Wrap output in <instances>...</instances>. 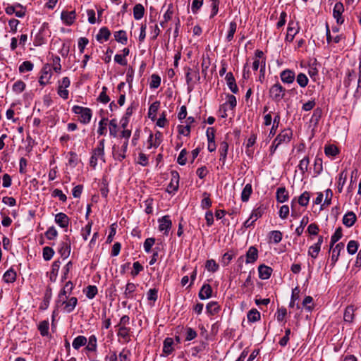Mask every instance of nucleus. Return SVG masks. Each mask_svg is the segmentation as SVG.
Masks as SVG:
<instances>
[{
  "instance_id": "nucleus-43",
  "label": "nucleus",
  "mask_w": 361,
  "mask_h": 361,
  "mask_svg": "<svg viewBox=\"0 0 361 361\" xmlns=\"http://www.w3.org/2000/svg\"><path fill=\"white\" fill-rule=\"evenodd\" d=\"M207 311L209 314L214 315L220 310V306L216 302H210L206 306Z\"/></svg>"
},
{
  "instance_id": "nucleus-34",
  "label": "nucleus",
  "mask_w": 361,
  "mask_h": 361,
  "mask_svg": "<svg viewBox=\"0 0 361 361\" xmlns=\"http://www.w3.org/2000/svg\"><path fill=\"white\" fill-rule=\"evenodd\" d=\"M87 343V339L84 336H78L75 337L72 343L74 349L78 350L82 346H85Z\"/></svg>"
},
{
  "instance_id": "nucleus-14",
  "label": "nucleus",
  "mask_w": 361,
  "mask_h": 361,
  "mask_svg": "<svg viewBox=\"0 0 361 361\" xmlns=\"http://www.w3.org/2000/svg\"><path fill=\"white\" fill-rule=\"evenodd\" d=\"M63 310L67 313L72 312L78 305V298L76 297L63 299Z\"/></svg>"
},
{
  "instance_id": "nucleus-51",
  "label": "nucleus",
  "mask_w": 361,
  "mask_h": 361,
  "mask_svg": "<svg viewBox=\"0 0 361 361\" xmlns=\"http://www.w3.org/2000/svg\"><path fill=\"white\" fill-rule=\"evenodd\" d=\"M33 63L30 61H23L19 66V72L24 73L32 71Z\"/></svg>"
},
{
  "instance_id": "nucleus-59",
  "label": "nucleus",
  "mask_w": 361,
  "mask_h": 361,
  "mask_svg": "<svg viewBox=\"0 0 361 361\" xmlns=\"http://www.w3.org/2000/svg\"><path fill=\"white\" fill-rule=\"evenodd\" d=\"M43 258L45 261L50 260L54 255V250L50 247H44L43 248Z\"/></svg>"
},
{
  "instance_id": "nucleus-38",
  "label": "nucleus",
  "mask_w": 361,
  "mask_h": 361,
  "mask_svg": "<svg viewBox=\"0 0 361 361\" xmlns=\"http://www.w3.org/2000/svg\"><path fill=\"white\" fill-rule=\"evenodd\" d=\"M252 193V185L250 183L246 184L241 192V200L244 202H247Z\"/></svg>"
},
{
  "instance_id": "nucleus-13",
  "label": "nucleus",
  "mask_w": 361,
  "mask_h": 361,
  "mask_svg": "<svg viewBox=\"0 0 361 361\" xmlns=\"http://www.w3.org/2000/svg\"><path fill=\"white\" fill-rule=\"evenodd\" d=\"M299 27L298 23H295L293 21H290L287 28V35L286 40L288 42H293L295 35L298 32Z\"/></svg>"
},
{
  "instance_id": "nucleus-27",
  "label": "nucleus",
  "mask_w": 361,
  "mask_h": 361,
  "mask_svg": "<svg viewBox=\"0 0 361 361\" xmlns=\"http://www.w3.org/2000/svg\"><path fill=\"white\" fill-rule=\"evenodd\" d=\"M228 150V144L226 141H223L220 143L219 147V154L220 158L219 161L222 162V164L224 165L226 162V159L227 157V153Z\"/></svg>"
},
{
  "instance_id": "nucleus-15",
  "label": "nucleus",
  "mask_w": 361,
  "mask_h": 361,
  "mask_svg": "<svg viewBox=\"0 0 361 361\" xmlns=\"http://www.w3.org/2000/svg\"><path fill=\"white\" fill-rule=\"evenodd\" d=\"M245 257L246 264L255 263L258 259V250L255 246L250 247L246 252Z\"/></svg>"
},
{
  "instance_id": "nucleus-64",
  "label": "nucleus",
  "mask_w": 361,
  "mask_h": 361,
  "mask_svg": "<svg viewBox=\"0 0 361 361\" xmlns=\"http://www.w3.org/2000/svg\"><path fill=\"white\" fill-rule=\"evenodd\" d=\"M44 235L47 239L53 240L58 235V231L54 226H51L47 229Z\"/></svg>"
},
{
  "instance_id": "nucleus-31",
  "label": "nucleus",
  "mask_w": 361,
  "mask_h": 361,
  "mask_svg": "<svg viewBox=\"0 0 361 361\" xmlns=\"http://www.w3.org/2000/svg\"><path fill=\"white\" fill-rule=\"evenodd\" d=\"M173 340L172 338L167 337L164 339L163 343V352L169 355L173 351Z\"/></svg>"
},
{
  "instance_id": "nucleus-24",
  "label": "nucleus",
  "mask_w": 361,
  "mask_h": 361,
  "mask_svg": "<svg viewBox=\"0 0 361 361\" xmlns=\"http://www.w3.org/2000/svg\"><path fill=\"white\" fill-rule=\"evenodd\" d=\"M276 200L279 202L283 203L288 200V192L285 187L278 188L276 192Z\"/></svg>"
},
{
  "instance_id": "nucleus-2",
  "label": "nucleus",
  "mask_w": 361,
  "mask_h": 361,
  "mask_svg": "<svg viewBox=\"0 0 361 361\" xmlns=\"http://www.w3.org/2000/svg\"><path fill=\"white\" fill-rule=\"evenodd\" d=\"M104 139L101 140L97 146L92 150V154L90 157V164L94 169L97 165L98 159H101L103 162H105L104 159Z\"/></svg>"
},
{
  "instance_id": "nucleus-19",
  "label": "nucleus",
  "mask_w": 361,
  "mask_h": 361,
  "mask_svg": "<svg viewBox=\"0 0 361 361\" xmlns=\"http://www.w3.org/2000/svg\"><path fill=\"white\" fill-rule=\"evenodd\" d=\"M154 139H153V134L151 133L149 136V139H148V143H149V147L148 148H151V147H158L159 146V145L161 144V138H162V133L159 131H157L156 132V133L154 134Z\"/></svg>"
},
{
  "instance_id": "nucleus-23",
  "label": "nucleus",
  "mask_w": 361,
  "mask_h": 361,
  "mask_svg": "<svg viewBox=\"0 0 361 361\" xmlns=\"http://www.w3.org/2000/svg\"><path fill=\"white\" fill-rule=\"evenodd\" d=\"M212 295V286L208 283H205L202 286V288L199 292L198 296L201 300H205V299L211 298Z\"/></svg>"
},
{
  "instance_id": "nucleus-50",
  "label": "nucleus",
  "mask_w": 361,
  "mask_h": 361,
  "mask_svg": "<svg viewBox=\"0 0 361 361\" xmlns=\"http://www.w3.org/2000/svg\"><path fill=\"white\" fill-rule=\"evenodd\" d=\"M310 198V192L307 191H305L298 197V204L302 207H305L308 204Z\"/></svg>"
},
{
  "instance_id": "nucleus-53",
  "label": "nucleus",
  "mask_w": 361,
  "mask_h": 361,
  "mask_svg": "<svg viewBox=\"0 0 361 361\" xmlns=\"http://www.w3.org/2000/svg\"><path fill=\"white\" fill-rule=\"evenodd\" d=\"M323 171L322 159L319 157H316L314 162V171L316 176L319 175Z\"/></svg>"
},
{
  "instance_id": "nucleus-8",
  "label": "nucleus",
  "mask_w": 361,
  "mask_h": 361,
  "mask_svg": "<svg viewBox=\"0 0 361 361\" xmlns=\"http://www.w3.org/2000/svg\"><path fill=\"white\" fill-rule=\"evenodd\" d=\"M293 137V131L290 128L283 129L276 137V142L277 141L280 145L283 143H288Z\"/></svg>"
},
{
  "instance_id": "nucleus-41",
  "label": "nucleus",
  "mask_w": 361,
  "mask_h": 361,
  "mask_svg": "<svg viewBox=\"0 0 361 361\" xmlns=\"http://www.w3.org/2000/svg\"><path fill=\"white\" fill-rule=\"evenodd\" d=\"M97 337L94 335H92L88 338V345L86 346V349L88 351L95 352L97 350Z\"/></svg>"
},
{
  "instance_id": "nucleus-29",
  "label": "nucleus",
  "mask_w": 361,
  "mask_h": 361,
  "mask_svg": "<svg viewBox=\"0 0 361 361\" xmlns=\"http://www.w3.org/2000/svg\"><path fill=\"white\" fill-rule=\"evenodd\" d=\"M136 288H137L136 284L131 283V282H128L126 286L125 291L123 293L124 298H126V299L133 298V293L136 290Z\"/></svg>"
},
{
  "instance_id": "nucleus-57",
  "label": "nucleus",
  "mask_w": 361,
  "mask_h": 361,
  "mask_svg": "<svg viewBox=\"0 0 361 361\" xmlns=\"http://www.w3.org/2000/svg\"><path fill=\"white\" fill-rule=\"evenodd\" d=\"M310 164V159L308 157H304L302 160H300L298 168L301 171L302 175L307 171L308 166Z\"/></svg>"
},
{
  "instance_id": "nucleus-49",
  "label": "nucleus",
  "mask_w": 361,
  "mask_h": 361,
  "mask_svg": "<svg viewBox=\"0 0 361 361\" xmlns=\"http://www.w3.org/2000/svg\"><path fill=\"white\" fill-rule=\"evenodd\" d=\"M219 267V264L216 262L215 260L212 259L207 260L205 268L207 269V271L214 273L218 270Z\"/></svg>"
},
{
  "instance_id": "nucleus-37",
  "label": "nucleus",
  "mask_w": 361,
  "mask_h": 361,
  "mask_svg": "<svg viewBox=\"0 0 361 361\" xmlns=\"http://www.w3.org/2000/svg\"><path fill=\"white\" fill-rule=\"evenodd\" d=\"M115 40L122 44H126L128 42L127 34L125 30H119L114 32Z\"/></svg>"
},
{
  "instance_id": "nucleus-10",
  "label": "nucleus",
  "mask_w": 361,
  "mask_h": 361,
  "mask_svg": "<svg viewBox=\"0 0 361 361\" xmlns=\"http://www.w3.org/2000/svg\"><path fill=\"white\" fill-rule=\"evenodd\" d=\"M159 231H164V234L167 235L172 226L170 216L169 215L164 216L161 219H159Z\"/></svg>"
},
{
  "instance_id": "nucleus-7",
  "label": "nucleus",
  "mask_w": 361,
  "mask_h": 361,
  "mask_svg": "<svg viewBox=\"0 0 361 361\" xmlns=\"http://www.w3.org/2000/svg\"><path fill=\"white\" fill-rule=\"evenodd\" d=\"M64 240L60 243L58 251L61 256L66 259L69 257L71 253V241L68 235H65Z\"/></svg>"
},
{
  "instance_id": "nucleus-33",
  "label": "nucleus",
  "mask_w": 361,
  "mask_h": 361,
  "mask_svg": "<svg viewBox=\"0 0 361 361\" xmlns=\"http://www.w3.org/2000/svg\"><path fill=\"white\" fill-rule=\"evenodd\" d=\"M355 307L353 305L348 306L343 314V319L345 322H352L354 319Z\"/></svg>"
},
{
  "instance_id": "nucleus-42",
  "label": "nucleus",
  "mask_w": 361,
  "mask_h": 361,
  "mask_svg": "<svg viewBox=\"0 0 361 361\" xmlns=\"http://www.w3.org/2000/svg\"><path fill=\"white\" fill-rule=\"evenodd\" d=\"M247 319L250 322H255L260 319V313L256 309L250 310L247 315Z\"/></svg>"
},
{
  "instance_id": "nucleus-44",
  "label": "nucleus",
  "mask_w": 361,
  "mask_h": 361,
  "mask_svg": "<svg viewBox=\"0 0 361 361\" xmlns=\"http://www.w3.org/2000/svg\"><path fill=\"white\" fill-rule=\"evenodd\" d=\"M359 247V243L357 241L351 240L348 242L347 245V251L350 255H354L357 252Z\"/></svg>"
},
{
  "instance_id": "nucleus-20",
  "label": "nucleus",
  "mask_w": 361,
  "mask_h": 361,
  "mask_svg": "<svg viewBox=\"0 0 361 361\" xmlns=\"http://www.w3.org/2000/svg\"><path fill=\"white\" fill-rule=\"evenodd\" d=\"M273 269L265 264H261L258 267L259 277L262 280L270 278Z\"/></svg>"
},
{
  "instance_id": "nucleus-40",
  "label": "nucleus",
  "mask_w": 361,
  "mask_h": 361,
  "mask_svg": "<svg viewBox=\"0 0 361 361\" xmlns=\"http://www.w3.org/2000/svg\"><path fill=\"white\" fill-rule=\"evenodd\" d=\"M159 106H160V102H158V101H156L154 102V103H152L149 108V112H148V115H149V117L152 119V120H154L155 118H156V114H157V112L159 108Z\"/></svg>"
},
{
  "instance_id": "nucleus-52",
  "label": "nucleus",
  "mask_w": 361,
  "mask_h": 361,
  "mask_svg": "<svg viewBox=\"0 0 361 361\" xmlns=\"http://www.w3.org/2000/svg\"><path fill=\"white\" fill-rule=\"evenodd\" d=\"M98 290L96 286L89 285L85 291V295L89 299H93L97 294Z\"/></svg>"
},
{
  "instance_id": "nucleus-48",
  "label": "nucleus",
  "mask_w": 361,
  "mask_h": 361,
  "mask_svg": "<svg viewBox=\"0 0 361 361\" xmlns=\"http://www.w3.org/2000/svg\"><path fill=\"white\" fill-rule=\"evenodd\" d=\"M108 121L107 118H102L99 122V128L97 130V133L99 135H104L106 134V122Z\"/></svg>"
},
{
  "instance_id": "nucleus-25",
  "label": "nucleus",
  "mask_w": 361,
  "mask_h": 361,
  "mask_svg": "<svg viewBox=\"0 0 361 361\" xmlns=\"http://www.w3.org/2000/svg\"><path fill=\"white\" fill-rule=\"evenodd\" d=\"M267 209L266 206L260 204L258 207L254 209L250 216V219H252L255 222L262 216Z\"/></svg>"
},
{
  "instance_id": "nucleus-28",
  "label": "nucleus",
  "mask_w": 361,
  "mask_h": 361,
  "mask_svg": "<svg viewBox=\"0 0 361 361\" xmlns=\"http://www.w3.org/2000/svg\"><path fill=\"white\" fill-rule=\"evenodd\" d=\"M51 297H52V290L50 286H48L47 288L45 293H44V300L39 307V308L41 310H44L46 309H47V307H49L50 300L51 299Z\"/></svg>"
},
{
  "instance_id": "nucleus-61",
  "label": "nucleus",
  "mask_w": 361,
  "mask_h": 361,
  "mask_svg": "<svg viewBox=\"0 0 361 361\" xmlns=\"http://www.w3.org/2000/svg\"><path fill=\"white\" fill-rule=\"evenodd\" d=\"M25 89V83L22 80L16 81L13 85V90L16 93H21Z\"/></svg>"
},
{
  "instance_id": "nucleus-5",
  "label": "nucleus",
  "mask_w": 361,
  "mask_h": 361,
  "mask_svg": "<svg viewBox=\"0 0 361 361\" xmlns=\"http://www.w3.org/2000/svg\"><path fill=\"white\" fill-rule=\"evenodd\" d=\"M58 83V94L63 99H67L68 98L69 92L66 89L71 85V80L69 78L63 77L61 80H59Z\"/></svg>"
},
{
  "instance_id": "nucleus-46",
  "label": "nucleus",
  "mask_w": 361,
  "mask_h": 361,
  "mask_svg": "<svg viewBox=\"0 0 361 361\" xmlns=\"http://www.w3.org/2000/svg\"><path fill=\"white\" fill-rule=\"evenodd\" d=\"M280 122V116L279 114L276 115L274 118L273 125L271 128L270 129L268 137L269 138L272 137L276 133V130L279 127V124Z\"/></svg>"
},
{
  "instance_id": "nucleus-22",
  "label": "nucleus",
  "mask_w": 361,
  "mask_h": 361,
  "mask_svg": "<svg viewBox=\"0 0 361 361\" xmlns=\"http://www.w3.org/2000/svg\"><path fill=\"white\" fill-rule=\"evenodd\" d=\"M344 248V243H339L335 245L332 250V255L331 257V264L334 266L338 259L341 251Z\"/></svg>"
},
{
  "instance_id": "nucleus-56",
  "label": "nucleus",
  "mask_w": 361,
  "mask_h": 361,
  "mask_svg": "<svg viewBox=\"0 0 361 361\" xmlns=\"http://www.w3.org/2000/svg\"><path fill=\"white\" fill-rule=\"evenodd\" d=\"M296 81L301 87H305L308 84L309 80L305 74L300 73L298 75Z\"/></svg>"
},
{
  "instance_id": "nucleus-60",
  "label": "nucleus",
  "mask_w": 361,
  "mask_h": 361,
  "mask_svg": "<svg viewBox=\"0 0 361 361\" xmlns=\"http://www.w3.org/2000/svg\"><path fill=\"white\" fill-rule=\"evenodd\" d=\"M107 87L104 86L97 100L103 104H106L110 101L109 97L106 94Z\"/></svg>"
},
{
  "instance_id": "nucleus-63",
  "label": "nucleus",
  "mask_w": 361,
  "mask_h": 361,
  "mask_svg": "<svg viewBox=\"0 0 361 361\" xmlns=\"http://www.w3.org/2000/svg\"><path fill=\"white\" fill-rule=\"evenodd\" d=\"M185 334V341H190L195 339L197 336V331L190 327H186Z\"/></svg>"
},
{
  "instance_id": "nucleus-17",
  "label": "nucleus",
  "mask_w": 361,
  "mask_h": 361,
  "mask_svg": "<svg viewBox=\"0 0 361 361\" xmlns=\"http://www.w3.org/2000/svg\"><path fill=\"white\" fill-rule=\"evenodd\" d=\"M70 221L69 217L64 213L60 212L55 216V222L63 228H67Z\"/></svg>"
},
{
  "instance_id": "nucleus-3",
  "label": "nucleus",
  "mask_w": 361,
  "mask_h": 361,
  "mask_svg": "<svg viewBox=\"0 0 361 361\" xmlns=\"http://www.w3.org/2000/svg\"><path fill=\"white\" fill-rule=\"evenodd\" d=\"M286 92V89L279 82H276L270 87L269 94L273 101L279 102L283 99Z\"/></svg>"
},
{
  "instance_id": "nucleus-47",
  "label": "nucleus",
  "mask_w": 361,
  "mask_h": 361,
  "mask_svg": "<svg viewBox=\"0 0 361 361\" xmlns=\"http://www.w3.org/2000/svg\"><path fill=\"white\" fill-rule=\"evenodd\" d=\"M324 152L328 157H334L338 154V149L334 145H329L325 146Z\"/></svg>"
},
{
  "instance_id": "nucleus-16",
  "label": "nucleus",
  "mask_w": 361,
  "mask_h": 361,
  "mask_svg": "<svg viewBox=\"0 0 361 361\" xmlns=\"http://www.w3.org/2000/svg\"><path fill=\"white\" fill-rule=\"evenodd\" d=\"M75 11H63L61 14V18L66 25H71L75 19Z\"/></svg>"
},
{
  "instance_id": "nucleus-21",
  "label": "nucleus",
  "mask_w": 361,
  "mask_h": 361,
  "mask_svg": "<svg viewBox=\"0 0 361 361\" xmlns=\"http://www.w3.org/2000/svg\"><path fill=\"white\" fill-rule=\"evenodd\" d=\"M356 221V214L351 211L348 212L343 217V224L348 228L353 226Z\"/></svg>"
},
{
  "instance_id": "nucleus-30",
  "label": "nucleus",
  "mask_w": 361,
  "mask_h": 361,
  "mask_svg": "<svg viewBox=\"0 0 361 361\" xmlns=\"http://www.w3.org/2000/svg\"><path fill=\"white\" fill-rule=\"evenodd\" d=\"M16 271L13 268H10L4 273L3 280L7 283H13L16 280Z\"/></svg>"
},
{
  "instance_id": "nucleus-4",
  "label": "nucleus",
  "mask_w": 361,
  "mask_h": 361,
  "mask_svg": "<svg viewBox=\"0 0 361 361\" xmlns=\"http://www.w3.org/2000/svg\"><path fill=\"white\" fill-rule=\"evenodd\" d=\"M74 288L73 283L69 281L66 282L64 287L60 290L58 298L56 300V307L59 308L63 305V299H68V294H71Z\"/></svg>"
},
{
  "instance_id": "nucleus-58",
  "label": "nucleus",
  "mask_w": 361,
  "mask_h": 361,
  "mask_svg": "<svg viewBox=\"0 0 361 361\" xmlns=\"http://www.w3.org/2000/svg\"><path fill=\"white\" fill-rule=\"evenodd\" d=\"M237 24L235 22L232 21L229 24V30L226 36V39L230 42L233 39L234 34L236 31Z\"/></svg>"
},
{
  "instance_id": "nucleus-39",
  "label": "nucleus",
  "mask_w": 361,
  "mask_h": 361,
  "mask_svg": "<svg viewBox=\"0 0 361 361\" xmlns=\"http://www.w3.org/2000/svg\"><path fill=\"white\" fill-rule=\"evenodd\" d=\"M283 234L280 231H272L269 233V241L278 244L282 240Z\"/></svg>"
},
{
  "instance_id": "nucleus-62",
  "label": "nucleus",
  "mask_w": 361,
  "mask_h": 361,
  "mask_svg": "<svg viewBox=\"0 0 361 361\" xmlns=\"http://www.w3.org/2000/svg\"><path fill=\"white\" fill-rule=\"evenodd\" d=\"M321 250V247L319 245L314 244L310 246L308 250V255L311 256L312 258L315 259L317 257L318 254Z\"/></svg>"
},
{
  "instance_id": "nucleus-54",
  "label": "nucleus",
  "mask_w": 361,
  "mask_h": 361,
  "mask_svg": "<svg viewBox=\"0 0 361 361\" xmlns=\"http://www.w3.org/2000/svg\"><path fill=\"white\" fill-rule=\"evenodd\" d=\"M118 133V125L116 119L114 118L109 121V134L111 136L116 137Z\"/></svg>"
},
{
  "instance_id": "nucleus-1",
  "label": "nucleus",
  "mask_w": 361,
  "mask_h": 361,
  "mask_svg": "<svg viewBox=\"0 0 361 361\" xmlns=\"http://www.w3.org/2000/svg\"><path fill=\"white\" fill-rule=\"evenodd\" d=\"M131 135V130L123 129L121 132V136L124 137L126 140L122 145V153L116 152V145L112 147V154L115 160L122 161L126 157V152L128 146V139Z\"/></svg>"
},
{
  "instance_id": "nucleus-12",
  "label": "nucleus",
  "mask_w": 361,
  "mask_h": 361,
  "mask_svg": "<svg viewBox=\"0 0 361 361\" xmlns=\"http://www.w3.org/2000/svg\"><path fill=\"white\" fill-rule=\"evenodd\" d=\"M281 81L285 84H291L295 78V72L290 69H286L280 73Z\"/></svg>"
},
{
  "instance_id": "nucleus-9",
  "label": "nucleus",
  "mask_w": 361,
  "mask_h": 361,
  "mask_svg": "<svg viewBox=\"0 0 361 361\" xmlns=\"http://www.w3.org/2000/svg\"><path fill=\"white\" fill-rule=\"evenodd\" d=\"M344 11V6L341 2H337L333 9V16L336 20L338 25H342L344 22V18L342 13Z\"/></svg>"
},
{
  "instance_id": "nucleus-18",
  "label": "nucleus",
  "mask_w": 361,
  "mask_h": 361,
  "mask_svg": "<svg viewBox=\"0 0 361 361\" xmlns=\"http://www.w3.org/2000/svg\"><path fill=\"white\" fill-rule=\"evenodd\" d=\"M226 80V83L228 87H229L230 90L233 94H237L238 92V87L235 82V79L231 72H228L226 75L225 78Z\"/></svg>"
},
{
  "instance_id": "nucleus-6",
  "label": "nucleus",
  "mask_w": 361,
  "mask_h": 361,
  "mask_svg": "<svg viewBox=\"0 0 361 361\" xmlns=\"http://www.w3.org/2000/svg\"><path fill=\"white\" fill-rule=\"evenodd\" d=\"M171 181L166 188V192L169 194L173 193L178 190L180 179L179 173L176 171H171Z\"/></svg>"
},
{
  "instance_id": "nucleus-55",
  "label": "nucleus",
  "mask_w": 361,
  "mask_h": 361,
  "mask_svg": "<svg viewBox=\"0 0 361 361\" xmlns=\"http://www.w3.org/2000/svg\"><path fill=\"white\" fill-rule=\"evenodd\" d=\"M204 198L202 199L201 202V207L203 209H208L212 206V200L209 197L210 195L207 193V192H204L203 193Z\"/></svg>"
},
{
  "instance_id": "nucleus-45",
  "label": "nucleus",
  "mask_w": 361,
  "mask_h": 361,
  "mask_svg": "<svg viewBox=\"0 0 361 361\" xmlns=\"http://www.w3.org/2000/svg\"><path fill=\"white\" fill-rule=\"evenodd\" d=\"M38 330L42 336H46L49 334V322L44 320L39 322L38 325Z\"/></svg>"
},
{
  "instance_id": "nucleus-11",
  "label": "nucleus",
  "mask_w": 361,
  "mask_h": 361,
  "mask_svg": "<svg viewBox=\"0 0 361 361\" xmlns=\"http://www.w3.org/2000/svg\"><path fill=\"white\" fill-rule=\"evenodd\" d=\"M51 75L52 73L49 64H46L41 71V76L39 79V83L42 86L46 85L49 82Z\"/></svg>"
},
{
  "instance_id": "nucleus-36",
  "label": "nucleus",
  "mask_w": 361,
  "mask_h": 361,
  "mask_svg": "<svg viewBox=\"0 0 361 361\" xmlns=\"http://www.w3.org/2000/svg\"><path fill=\"white\" fill-rule=\"evenodd\" d=\"M145 14V8L141 4H137L133 8V17L135 20H140Z\"/></svg>"
},
{
  "instance_id": "nucleus-26",
  "label": "nucleus",
  "mask_w": 361,
  "mask_h": 361,
  "mask_svg": "<svg viewBox=\"0 0 361 361\" xmlns=\"http://www.w3.org/2000/svg\"><path fill=\"white\" fill-rule=\"evenodd\" d=\"M111 36V32L106 27H102L99 30V32L96 35V39L100 43L102 40L107 41Z\"/></svg>"
},
{
  "instance_id": "nucleus-35",
  "label": "nucleus",
  "mask_w": 361,
  "mask_h": 361,
  "mask_svg": "<svg viewBox=\"0 0 361 361\" xmlns=\"http://www.w3.org/2000/svg\"><path fill=\"white\" fill-rule=\"evenodd\" d=\"M59 267H60L59 260L54 261L51 265V270L50 271V276H49V280L51 282L56 281Z\"/></svg>"
},
{
  "instance_id": "nucleus-32",
  "label": "nucleus",
  "mask_w": 361,
  "mask_h": 361,
  "mask_svg": "<svg viewBox=\"0 0 361 361\" xmlns=\"http://www.w3.org/2000/svg\"><path fill=\"white\" fill-rule=\"evenodd\" d=\"M92 116V111L90 108L85 107L80 114V122L87 124L90 122Z\"/></svg>"
}]
</instances>
